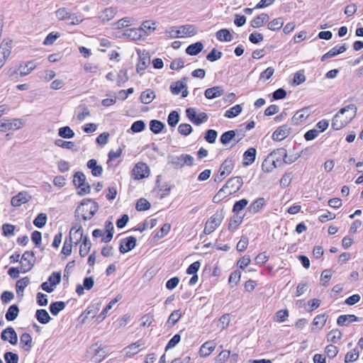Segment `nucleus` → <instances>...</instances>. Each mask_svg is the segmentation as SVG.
Masks as SVG:
<instances>
[{
    "label": "nucleus",
    "instance_id": "f257e3e1",
    "mask_svg": "<svg viewBox=\"0 0 363 363\" xmlns=\"http://www.w3.org/2000/svg\"><path fill=\"white\" fill-rule=\"evenodd\" d=\"M357 107L354 104H349L341 108L333 117L332 128L341 130L347 125L355 117Z\"/></svg>",
    "mask_w": 363,
    "mask_h": 363
},
{
    "label": "nucleus",
    "instance_id": "f03ea898",
    "mask_svg": "<svg viewBox=\"0 0 363 363\" xmlns=\"http://www.w3.org/2000/svg\"><path fill=\"white\" fill-rule=\"evenodd\" d=\"M243 184L242 179L240 177H235L229 179L226 184L214 196L213 201L218 203L228 196L233 194L238 191Z\"/></svg>",
    "mask_w": 363,
    "mask_h": 363
},
{
    "label": "nucleus",
    "instance_id": "7ed1b4c3",
    "mask_svg": "<svg viewBox=\"0 0 363 363\" xmlns=\"http://www.w3.org/2000/svg\"><path fill=\"white\" fill-rule=\"evenodd\" d=\"M166 36L171 38L192 37L197 33V29L194 25L186 24L179 26H171L164 32Z\"/></svg>",
    "mask_w": 363,
    "mask_h": 363
},
{
    "label": "nucleus",
    "instance_id": "20e7f679",
    "mask_svg": "<svg viewBox=\"0 0 363 363\" xmlns=\"http://www.w3.org/2000/svg\"><path fill=\"white\" fill-rule=\"evenodd\" d=\"M98 204L91 199H84L77 208V212L84 220L91 219L98 211Z\"/></svg>",
    "mask_w": 363,
    "mask_h": 363
},
{
    "label": "nucleus",
    "instance_id": "39448f33",
    "mask_svg": "<svg viewBox=\"0 0 363 363\" xmlns=\"http://www.w3.org/2000/svg\"><path fill=\"white\" fill-rule=\"evenodd\" d=\"M168 161L176 168H182L185 165L192 166L194 158L190 155L183 154L180 156H169Z\"/></svg>",
    "mask_w": 363,
    "mask_h": 363
},
{
    "label": "nucleus",
    "instance_id": "423d86ee",
    "mask_svg": "<svg viewBox=\"0 0 363 363\" xmlns=\"http://www.w3.org/2000/svg\"><path fill=\"white\" fill-rule=\"evenodd\" d=\"M235 166L234 160L231 158L226 159L221 164L218 174L215 179L216 182H221L228 175H229Z\"/></svg>",
    "mask_w": 363,
    "mask_h": 363
},
{
    "label": "nucleus",
    "instance_id": "0eeeda50",
    "mask_svg": "<svg viewBox=\"0 0 363 363\" xmlns=\"http://www.w3.org/2000/svg\"><path fill=\"white\" fill-rule=\"evenodd\" d=\"M150 173V169L147 164L144 162H138L132 171V177L135 179H142L147 178Z\"/></svg>",
    "mask_w": 363,
    "mask_h": 363
},
{
    "label": "nucleus",
    "instance_id": "6e6552de",
    "mask_svg": "<svg viewBox=\"0 0 363 363\" xmlns=\"http://www.w3.org/2000/svg\"><path fill=\"white\" fill-rule=\"evenodd\" d=\"M137 52L139 57V61L136 65V71L138 74L142 75L143 71L150 64V57L149 56L148 53L145 51L138 50Z\"/></svg>",
    "mask_w": 363,
    "mask_h": 363
},
{
    "label": "nucleus",
    "instance_id": "1a4fd4ad",
    "mask_svg": "<svg viewBox=\"0 0 363 363\" xmlns=\"http://www.w3.org/2000/svg\"><path fill=\"white\" fill-rule=\"evenodd\" d=\"M23 123L21 119H2L0 124V131L6 132L9 130L19 129Z\"/></svg>",
    "mask_w": 363,
    "mask_h": 363
},
{
    "label": "nucleus",
    "instance_id": "9d476101",
    "mask_svg": "<svg viewBox=\"0 0 363 363\" xmlns=\"http://www.w3.org/2000/svg\"><path fill=\"white\" fill-rule=\"evenodd\" d=\"M187 117L196 125L205 123L208 120V116L205 113H196L194 108H189L186 111Z\"/></svg>",
    "mask_w": 363,
    "mask_h": 363
},
{
    "label": "nucleus",
    "instance_id": "9b49d317",
    "mask_svg": "<svg viewBox=\"0 0 363 363\" xmlns=\"http://www.w3.org/2000/svg\"><path fill=\"white\" fill-rule=\"evenodd\" d=\"M145 347V342L143 340H138L123 350L124 355L127 357H131L139 353Z\"/></svg>",
    "mask_w": 363,
    "mask_h": 363
},
{
    "label": "nucleus",
    "instance_id": "f8f14e48",
    "mask_svg": "<svg viewBox=\"0 0 363 363\" xmlns=\"http://www.w3.org/2000/svg\"><path fill=\"white\" fill-rule=\"evenodd\" d=\"M157 21L152 20H147L141 23L139 28L144 39L157 29Z\"/></svg>",
    "mask_w": 363,
    "mask_h": 363
},
{
    "label": "nucleus",
    "instance_id": "ddd939ff",
    "mask_svg": "<svg viewBox=\"0 0 363 363\" xmlns=\"http://www.w3.org/2000/svg\"><path fill=\"white\" fill-rule=\"evenodd\" d=\"M221 216L218 214H215L211 216L206 222L204 228V233L206 234H210L214 231V230L220 224Z\"/></svg>",
    "mask_w": 363,
    "mask_h": 363
},
{
    "label": "nucleus",
    "instance_id": "4468645a",
    "mask_svg": "<svg viewBox=\"0 0 363 363\" xmlns=\"http://www.w3.org/2000/svg\"><path fill=\"white\" fill-rule=\"evenodd\" d=\"M123 36L133 41L143 40V34L141 33L140 28H132L126 29L123 33Z\"/></svg>",
    "mask_w": 363,
    "mask_h": 363
},
{
    "label": "nucleus",
    "instance_id": "2eb2a0df",
    "mask_svg": "<svg viewBox=\"0 0 363 363\" xmlns=\"http://www.w3.org/2000/svg\"><path fill=\"white\" fill-rule=\"evenodd\" d=\"M83 230L81 226L74 225L69 231V240L74 245H77L82 240H83Z\"/></svg>",
    "mask_w": 363,
    "mask_h": 363
},
{
    "label": "nucleus",
    "instance_id": "dca6fc26",
    "mask_svg": "<svg viewBox=\"0 0 363 363\" xmlns=\"http://www.w3.org/2000/svg\"><path fill=\"white\" fill-rule=\"evenodd\" d=\"M1 337L3 340H7L12 345L16 344L18 341L17 333L11 327H9L4 330L1 333Z\"/></svg>",
    "mask_w": 363,
    "mask_h": 363
},
{
    "label": "nucleus",
    "instance_id": "f3484780",
    "mask_svg": "<svg viewBox=\"0 0 363 363\" xmlns=\"http://www.w3.org/2000/svg\"><path fill=\"white\" fill-rule=\"evenodd\" d=\"M274 162L280 166L284 162L285 158L288 157L286 150L284 148H278L269 154Z\"/></svg>",
    "mask_w": 363,
    "mask_h": 363
},
{
    "label": "nucleus",
    "instance_id": "a211bd4d",
    "mask_svg": "<svg viewBox=\"0 0 363 363\" xmlns=\"http://www.w3.org/2000/svg\"><path fill=\"white\" fill-rule=\"evenodd\" d=\"M136 245V239L134 237H129L121 240L120 245V252L123 254L132 250Z\"/></svg>",
    "mask_w": 363,
    "mask_h": 363
},
{
    "label": "nucleus",
    "instance_id": "6ab92c4d",
    "mask_svg": "<svg viewBox=\"0 0 363 363\" xmlns=\"http://www.w3.org/2000/svg\"><path fill=\"white\" fill-rule=\"evenodd\" d=\"M291 128L287 125L279 127L272 135V139L277 141H281L287 138L290 134Z\"/></svg>",
    "mask_w": 363,
    "mask_h": 363
},
{
    "label": "nucleus",
    "instance_id": "aec40b11",
    "mask_svg": "<svg viewBox=\"0 0 363 363\" xmlns=\"http://www.w3.org/2000/svg\"><path fill=\"white\" fill-rule=\"evenodd\" d=\"M216 349V343L211 341L204 342L200 347L199 354L201 357H208Z\"/></svg>",
    "mask_w": 363,
    "mask_h": 363
},
{
    "label": "nucleus",
    "instance_id": "412c9836",
    "mask_svg": "<svg viewBox=\"0 0 363 363\" xmlns=\"http://www.w3.org/2000/svg\"><path fill=\"white\" fill-rule=\"evenodd\" d=\"M310 115L308 108H302L295 113L292 117V121L295 124H300L305 121Z\"/></svg>",
    "mask_w": 363,
    "mask_h": 363
},
{
    "label": "nucleus",
    "instance_id": "4be33fe9",
    "mask_svg": "<svg viewBox=\"0 0 363 363\" xmlns=\"http://www.w3.org/2000/svg\"><path fill=\"white\" fill-rule=\"evenodd\" d=\"M117 13V9L114 7L106 8L99 14V18L104 22L113 19Z\"/></svg>",
    "mask_w": 363,
    "mask_h": 363
},
{
    "label": "nucleus",
    "instance_id": "5701e85b",
    "mask_svg": "<svg viewBox=\"0 0 363 363\" xmlns=\"http://www.w3.org/2000/svg\"><path fill=\"white\" fill-rule=\"evenodd\" d=\"M224 94V89L220 86L208 88L205 91V96L208 99H213L221 96Z\"/></svg>",
    "mask_w": 363,
    "mask_h": 363
},
{
    "label": "nucleus",
    "instance_id": "b1692460",
    "mask_svg": "<svg viewBox=\"0 0 363 363\" xmlns=\"http://www.w3.org/2000/svg\"><path fill=\"white\" fill-rule=\"evenodd\" d=\"M122 298V295L118 294L117 296L111 301L105 307V308L101 311V313L97 317L98 323L102 322L107 316L109 310H111L114 304H116L118 301H119Z\"/></svg>",
    "mask_w": 363,
    "mask_h": 363
},
{
    "label": "nucleus",
    "instance_id": "393cba45",
    "mask_svg": "<svg viewBox=\"0 0 363 363\" xmlns=\"http://www.w3.org/2000/svg\"><path fill=\"white\" fill-rule=\"evenodd\" d=\"M35 264V257L33 252H24V272L30 271Z\"/></svg>",
    "mask_w": 363,
    "mask_h": 363
},
{
    "label": "nucleus",
    "instance_id": "a878e982",
    "mask_svg": "<svg viewBox=\"0 0 363 363\" xmlns=\"http://www.w3.org/2000/svg\"><path fill=\"white\" fill-rule=\"evenodd\" d=\"M171 91L174 94L182 93L183 97L187 96L189 92L186 88V84L182 82L173 83L170 86Z\"/></svg>",
    "mask_w": 363,
    "mask_h": 363
},
{
    "label": "nucleus",
    "instance_id": "bb28decb",
    "mask_svg": "<svg viewBox=\"0 0 363 363\" xmlns=\"http://www.w3.org/2000/svg\"><path fill=\"white\" fill-rule=\"evenodd\" d=\"M265 203L266 201L264 198H259L251 203L248 208V211L252 214H255L264 207Z\"/></svg>",
    "mask_w": 363,
    "mask_h": 363
},
{
    "label": "nucleus",
    "instance_id": "cd10ccee",
    "mask_svg": "<svg viewBox=\"0 0 363 363\" xmlns=\"http://www.w3.org/2000/svg\"><path fill=\"white\" fill-rule=\"evenodd\" d=\"M269 19L267 13H261L260 15L255 17L250 22L251 26L255 28H258L264 26V24Z\"/></svg>",
    "mask_w": 363,
    "mask_h": 363
},
{
    "label": "nucleus",
    "instance_id": "c85d7f7f",
    "mask_svg": "<svg viewBox=\"0 0 363 363\" xmlns=\"http://www.w3.org/2000/svg\"><path fill=\"white\" fill-rule=\"evenodd\" d=\"M346 50L347 48L345 45H341L340 47H335L332 48L330 50H329L328 52H326L325 55H323L321 58V60L325 61L328 58L333 57L338 54L344 52Z\"/></svg>",
    "mask_w": 363,
    "mask_h": 363
},
{
    "label": "nucleus",
    "instance_id": "c756f323",
    "mask_svg": "<svg viewBox=\"0 0 363 363\" xmlns=\"http://www.w3.org/2000/svg\"><path fill=\"white\" fill-rule=\"evenodd\" d=\"M257 151L255 148H249L243 155V164L248 166L251 164L255 160Z\"/></svg>",
    "mask_w": 363,
    "mask_h": 363
},
{
    "label": "nucleus",
    "instance_id": "7c9ffc66",
    "mask_svg": "<svg viewBox=\"0 0 363 363\" xmlns=\"http://www.w3.org/2000/svg\"><path fill=\"white\" fill-rule=\"evenodd\" d=\"M278 167H279L278 164H277L274 162V161L273 160V158H272V157H270L269 155L263 161L262 164V169L265 172H271Z\"/></svg>",
    "mask_w": 363,
    "mask_h": 363
},
{
    "label": "nucleus",
    "instance_id": "2f4dec72",
    "mask_svg": "<svg viewBox=\"0 0 363 363\" xmlns=\"http://www.w3.org/2000/svg\"><path fill=\"white\" fill-rule=\"evenodd\" d=\"M155 98V94L151 89H147L142 92L140 100V102L144 104H148L151 103L153 99Z\"/></svg>",
    "mask_w": 363,
    "mask_h": 363
},
{
    "label": "nucleus",
    "instance_id": "473e14b6",
    "mask_svg": "<svg viewBox=\"0 0 363 363\" xmlns=\"http://www.w3.org/2000/svg\"><path fill=\"white\" fill-rule=\"evenodd\" d=\"M133 24V19L129 17L123 18L113 24L114 29H122Z\"/></svg>",
    "mask_w": 363,
    "mask_h": 363
},
{
    "label": "nucleus",
    "instance_id": "72a5a7b5",
    "mask_svg": "<svg viewBox=\"0 0 363 363\" xmlns=\"http://www.w3.org/2000/svg\"><path fill=\"white\" fill-rule=\"evenodd\" d=\"M326 322V318L325 315H318L315 316V318L313 319V323H312V328L311 330L313 331H315V330L321 329Z\"/></svg>",
    "mask_w": 363,
    "mask_h": 363
},
{
    "label": "nucleus",
    "instance_id": "f704fd0d",
    "mask_svg": "<svg viewBox=\"0 0 363 363\" xmlns=\"http://www.w3.org/2000/svg\"><path fill=\"white\" fill-rule=\"evenodd\" d=\"M91 244L89 242L88 238L85 236L82 240V244L79 247V255L81 257L86 256L90 252Z\"/></svg>",
    "mask_w": 363,
    "mask_h": 363
},
{
    "label": "nucleus",
    "instance_id": "c9c22d12",
    "mask_svg": "<svg viewBox=\"0 0 363 363\" xmlns=\"http://www.w3.org/2000/svg\"><path fill=\"white\" fill-rule=\"evenodd\" d=\"M182 313L180 310H174L170 314L167 321V325L168 327H172L181 318Z\"/></svg>",
    "mask_w": 363,
    "mask_h": 363
},
{
    "label": "nucleus",
    "instance_id": "e433bc0d",
    "mask_svg": "<svg viewBox=\"0 0 363 363\" xmlns=\"http://www.w3.org/2000/svg\"><path fill=\"white\" fill-rule=\"evenodd\" d=\"M87 167L91 169V173L94 176L98 177L102 174L103 168L97 164L96 160H90L87 162Z\"/></svg>",
    "mask_w": 363,
    "mask_h": 363
},
{
    "label": "nucleus",
    "instance_id": "4c0bfd02",
    "mask_svg": "<svg viewBox=\"0 0 363 363\" xmlns=\"http://www.w3.org/2000/svg\"><path fill=\"white\" fill-rule=\"evenodd\" d=\"M18 313H19V309H18V306L16 304L11 305L9 308L7 312L6 313V315H5L6 319L8 321L14 320L17 318Z\"/></svg>",
    "mask_w": 363,
    "mask_h": 363
},
{
    "label": "nucleus",
    "instance_id": "58836bf2",
    "mask_svg": "<svg viewBox=\"0 0 363 363\" xmlns=\"http://www.w3.org/2000/svg\"><path fill=\"white\" fill-rule=\"evenodd\" d=\"M35 317L37 320L43 324L48 323L51 319L49 313L44 309L38 310L35 313Z\"/></svg>",
    "mask_w": 363,
    "mask_h": 363
},
{
    "label": "nucleus",
    "instance_id": "ea45409f",
    "mask_svg": "<svg viewBox=\"0 0 363 363\" xmlns=\"http://www.w3.org/2000/svg\"><path fill=\"white\" fill-rule=\"evenodd\" d=\"M284 21L281 17H279L272 20L267 25V28L270 30H278L284 25Z\"/></svg>",
    "mask_w": 363,
    "mask_h": 363
},
{
    "label": "nucleus",
    "instance_id": "a19ab883",
    "mask_svg": "<svg viewBox=\"0 0 363 363\" xmlns=\"http://www.w3.org/2000/svg\"><path fill=\"white\" fill-rule=\"evenodd\" d=\"M242 105L238 104L230 108L225 112L224 116L228 118H234L238 116L242 111Z\"/></svg>",
    "mask_w": 363,
    "mask_h": 363
},
{
    "label": "nucleus",
    "instance_id": "79ce46f5",
    "mask_svg": "<svg viewBox=\"0 0 363 363\" xmlns=\"http://www.w3.org/2000/svg\"><path fill=\"white\" fill-rule=\"evenodd\" d=\"M358 319L354 315H340L337 320L339 325H346L350 323L357 321Z\"/></svg>",
    "mask_w": 363,
    "mask_h": 363
},
{
    "label": "nucleus",
    "instance_id": "37998d69",
    "mask_svg": "<svg viewBox=\"0 0 363 363\" xmlns=\"http://www.w3.org/2000/svg\"><path fill=\"white\" fill-rule=\"evenodd\" d=\"M216 38L220 41L230 42L233 39L231 33L227 29H221L216 33Z\"/></svg>",
    "mask_w": 363,
    "mask_h": 363
},
{
    "label": "nucleus",
    "instance_id": "c03bdc74",
    "mask_svg": "<svg viewBox=\"0 0 363 363\" xmlns=\"http://www.w3.org/2000/svg\"><path fill=\"white\" fill-rule=\"evenodd\" d=\"M203 45L201 42H197L194 44H191L186 50L187 54L191 55H195L201 51Z\"/></svg>",
    "mask_w": 363,
    "mask_h": 363
},
{
    "label": "nucleus",
    "instance_id": "a18cd8bd",
    "mask_svg": "<svg viewBox=\"0 0 363 363\" xmlns=\"http://www.w3.org/2000/svg\"><path fill=\"white\" fill-rule=\"evenodd\" d=\"M58 135L61 138L71 139L74 138V133L69 126H65L59 129Z\"/></svg>",
    "mask_w": 363,
    "mask_h": 363
},
{
    "label": "nucleus",
    "instance_id": "49530a36",
    "mask_svg": "<svg viewBox=\"0 0 363 363\" xmlns=\"http://www.w3.org/2000/svg\"><path fill=\"white\" fill-rule=\"evenodd\" d=\"M341 332L338 329H334L327 335V340L335 343L341 339Z\"/></svg>",
    "mask_w": 363,
    "mask_h": 363
},
{
    "label": "nucleus",
    "instance_id": "de8ad7c7",
    "mask_svg": "<svg viewBox=\"0 0 363 363\" xmlns=\"http://www.w3.org/2000/svg\"><path fill=\"white\" fill-rule=\"evenodd\" d=\"M99 311L98 308H95L94 306H89L86 308V310L82 315L84 317L82 322L84 323L86 319L93 318L96 315Z\"/></svg>",
    "mask_w": 363,
    "mask_h": 363
},
{
    "label": "nucleus",
    "instance_id": "09e8293b",
    "mask_svg": "<svg viewBox=\"0 0 363 363\" xmlns=\"http://www.w3.org/2000/svg\"><path fill=\"white\" fill-rule=\"evenodd\" d=\"M55 145L57 147L68 150H73L75 147V145L73 142L65 141L62 139L55 140Z\"/></svg>",
    "mask_w": 363,
    "mask_h": 363
},
{
    "label": "nucleus",
    "instance_id": "8fccbe9b",
    "mask_svg": "<svg viewBox=\"0 0 363 363\" xmlns=\"http://www.w3.org/2000/svg\"><path fill=\"white\" fill-rule=\"evenodd\" d=\"M230 350L221 351L214 359V363H225L230 357Z\"/></svg>",
    "mask_w": 363,
    "mask_h": 363
},
{
    "label": "nucleus",
    "instance_id": "3c124183",
    "mask_svg": "<svg viewBox=\"0 0 363 363\" xmlns=\"http://www.w3.org/2000/svg\"><path fill=\"white\" fill-rule=\"evenodd\" d=\"M55 16L60 21H65L70 17V12L66 8H60L55 11Z\"/></svg>",
    "mask_w": 363,
    "mask_h": 363
},
{
    "label": "nucleus",
    "instance_id": "603ef678",
    "mask_svg": "<svg viewBox=\"0 0 363 363\" xmlns=\"http://www.w3.org/2000/svg\"><path fill=\"white\" fill-rule=\"evenodd\" d=\"M65 307V303L62 301H57L53 303L50 306V310L52 314L56 315L59 313L60 311L63 310Z\"/></svg>",
    "mask_w": 363,
    "mask_h": 363
},
{
    "label": "nucleus",
    "instance_id": "864d4df0",
    "mask_svg": "<svg viewBox=\"0 0 363 363\" xmlns=\"http://www.w3.org/2000/svg\"><path fill=\"white\" fill-rule=\"evenodd\" d=\"M48 217L45 213H40L33 221L37 228H43L47 223Z\"/></svg>",
    "mask_w": 363,
    "mask_h": 363
},
{
    "label": "nucleus",
    "instance_id": "5fc2aeb1",
    "mask_svg": "<svg viewBox=\"0 0 363 363\" xmlns=\"http://www.w3.org/2000/svg\"><path fill=\"white\" fill-rule=\"evenodd\" d=\"M235 137V133L233 130H229L224 133L220 138V142L223 145L228 144Z\"/></svg>",
    "mask_w": 363,
    "mask_h": 363
},
{
    "label": "nucleus",
    "instance_id": "6e6d98bb",
    "mask_svg": "<svg viewBox=\"0 0 363 363\" xmlns=\"http://www.w3.org/2000/svg\"><path fill=\"white\" fill-rule=\"evenodd\" d=\"M359 357V352L354 349L353 350L347 352L345 357V363L353 362Z\"/></svg>",
    "mask_w": 363,
    "mask_h": 363
},
{
    "label": "nucleus",
    "instance_id": "4d7b16f0",
    "mask_svg": "<svg viewBox=\"0 0 363 363\" xmlns=\"http://www.w3.org/2000/svg\"><path fill=\"white\" fill-rule=\"evenodd\" d=\"M230 321V317L229 314H225L222 315L218 323V327L220 328L221 330L225 329L228 325H229Z\"/></svg>",
    "mask_w": 363,
    "mask_h": 363
},
{
    "label": "nucleus",
    "instance_id": "13d9d810",
    "mask_svg": "<svg viewBox=\"0 0 363 363\" xmlns=\"http://www.w3.org/2000/svg\"><path fill=\"white\" fill-rule=\"evenodd\" d=\"M56 74L55 72L51 69L45 70L42 72L40 78L44 82H49L55 78Z\"/></svg>",
    "mask_w": 363,
    "mask_h": 363
},
{
    "label": "nucleus",
    "instance_id": "bf43d9fd",
    "mask_svg": "<svg viewBox=\"0 0 363 363\" xmlns=\"http://www.w3.org/2000/svg\"><path fill=\"white\" fill-rule=\"evenodd\" d=\"M240 272L238 271H234L230 274L228 281L230 284H232V286H234L240 282Z\"/></svg>",
    "mask_w": 363,
    "mask_h": 363
},
{
    "label": "nucleus",
    "instance_id": "052dcab7",
    "mask_svg": "<svg viewBox=\"0 0 363 363\" xmlns=\"http://www.w3.org/2000/svg\"><path fill=\"white\" fill-rule=\"evenodd\" d=\"M289 316V313L287 310H280L277 311L274 318V321L281 323L286 320Z\"/></svg>",
    "mask_w": 363,
    "mask_h": 363
},
{
    "label": "nucleus",
    "instance_id": "680f3d73",
    "mask_svg": "<svg viewBox=\"0 0 363 363\" xmlns=\"http://www.w3.org/2000/svg\"><path fill=\"white\" fill-rule=\"evenodd\" d=\"M150 208V203L145 199H140L136 203L138 211H145Z\"/></svg>",
    "mask_w": 363,
    "mask_h": 363
},
{
    "label": "nucleus",
    "instance_id": "e2e57ef3",
    "mask_svg": "<svg viewBox=\"0 0 363 363\" xmlns=\"http://www.w3.org/2000/svg\"><path fill=\"white\" fill-rule=\"evenodd\" d=\"M163 126L164 125H163L162 123L159 121H157V120L151 121L150 124V130L155 133H160L162 130V129L163 128Z\"/></svg>",
    "mask_w": 363,
    "mask_h": 363
},
{
    "label": "nucleus",
    "instance_id": "0e129e2a",
    "mask_svg": "<svg viewBox=\"0 0 363 363\" xmlns=\"http://www.w3.org/2000/svg\"><path fill=\"white\" fill-rule=\"evenodd\" d=\"M85 179H86L84 174L77 173L74 177L73 182L74 185L79 189L84 184Z\"/></svg>",
    "mask_w": 363,
    "mask_h": 363
},
{
    "label": "nucleus",
    "instance_id": "69168bd1",
    "mask_svg": "<svg viewBox=\"0 0 363 363\" xmlns=\"http://www.w3.org/2000/svg\"><path fill=\"white\" fill-rule=\"evenodd\" d=\"M48 281L54 287H55L61 281V274H60V272H53L52 274H51V275L49 277Z\"/></svg>",
    "mask_w": 363,
    "mask_h": 363
},
{
    "label": "nucleus",
    "instance_id": "338daca9",
    "mask_svg": "<svg viewBox=\"0 0 363 363\" xmlns=\"http://www.w3.org/2000/svg\"><path fill=\"white\" fill-rule=\"evenodd\" d=\"M248 204V201L245 199L237 201L233 206V211L238 213L242 211Z\"/></svg>",
    "mask_w": 363,
    "mask_h": 363
},
{
    "label": "nucleus",
    "instance_id": "774afa93",
    "mask_svg": "<svg viewBox=\"0 0 363 363\" xmlns=\"http://www.w3.org/2000/svg\"><path fill=\"white\" fill-rule=\"evenodd\" d=\"M4 359L6 363H18V354L11 352H7L4 354Z\"/></svg>",
    "mask_w": 363,
    "mask_h": 363
}]
</instances>
